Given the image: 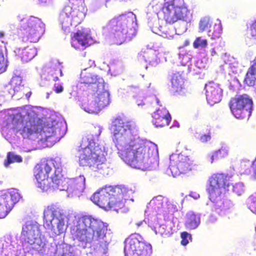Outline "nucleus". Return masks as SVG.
<instances>
[{"label": "nucleus", "instance_id": "obj_32", "mask_svg": "<svg viewBox=\"0 0 256 256\" xmlns=\"http://www.w3.org/2000/svg\"><path fill=\"white\" fill-rule=\"evenodd\" d=\"M240 167L246 174H249L251 172L250 167H252L254 173L256 176V158L252 162L250 160H243L240 163Z\"/></svg>", "mask_w": 256, "mask_h": 256}, {"label": "nucleus", "instance_id": "obj_18", "mask_svg": "<svg viewBox=\"0 0 256 256\" xmlns=\"http://www.w3.org/2000/svg\"><path fill=\"white\" fill-rule=\"evenodd\" d=\"M20 198V196L16 190L0 195V218H5Z\"/></svg>", "mask_w": 256, "mask_h": 256}, {"label": "nucleus", "instance_id": "obj_10", "mask_svg": "<svg viewBox=\"0 0 256 256\" xmlns=\"http://www.w3.org/2000/svg\"><path fill=\"white\" fill-rule=\"evenodd\" d=\"M65 214L60 207L52 204L47 206L44 212V226L56 234L64 232L66 230Z\"/></svg>", "mask_w": 256, "mask_h": 256}, {"label": "nucleus", "instance_id": "obj_31", "mask_svg": "<svg viewBox=\"0 0 256 256\" xmlns=\"http://www.w3.org/2000/svg\"><path fill=\"white\" fill-rule=\"evenodd\" d=\"M152 229L156 234H159L162 236H168L171 234L170 228L164 224H156L153 226Z\"/></svg>", "mask_w": 256, "mask_h": 256}, {"label": "nucleus", "instance_id": "obj_49", "mask_svg": "<svg viewBox=\"0 0 256 256\" xmlns=\"http://www.w3.org/2000/svg\"><path fill=\"white\" fill-rule=\"evenodd\" d=\"M255 231L256 232V226L255 227Z\"/></svg>", "mask_w": 256, "mask_h": 256}, {"label": "nucleus", "instance_id": "obj_7", "mask_svg": "<svg viewBox=\"0 0 256 256\" xmlns=\"http://www.w3.org/2000/svg\"><path fill=\"white\" fill-rule=\"evenodd\" d=\"M70 4L66 6L59 16L62 29L65 32L70 30V27L76 26L85 18L87 8L84 0H70Z\"/></svg>", "mask_w": 256, "mask_h": 256}, {"label": "nucleus", "instance_id": "obj_39", "mask_svg": "<svg viewBox=\"0 0 256 256\" xmlns=\"http://www.w3.org/2000/svg\"><path fill=\"white\" fill-rule=\"evenodd\" d=\"M232 192L238 196L242 195L244 192L243 184L240 182L236 183L232 186Z\"/></svg>", "mask_w": 256, "mask_h": 256}, {"label": "nucleus", "instance_id": "obj_5", "mask_svg": "<svg viewBox=\"0 0 256 256\" xmlns=\"http://www.w3.org/2000/svg\"><path fill=\"white\" fill-rule=\"evenodd\" d=\"M128 190L121 186H106L94 192L90 200L100 207L118 212L125 206Z\"/></svg>", "mask_w": 256, "mask_h": 256}, {"label": "nucleus", "instance_id": "obj_2", "mask_svg": "<svg viewBox=\"0 0 256 256\" xmlns=\"http://www.w3.org/2000/svg\"><path fill=\"white\" fill-rule=\"evenodd\" d=\"M108 225L90 216H83L79 218L76 224L70 227V233L74 240L80 242H96V245L104 252L108 249L109 242L106 233Z\"/></svg>", "mask_w": 256, "mask_h": 256}, {"label": "nucleus", "instance_id": "obj_22", "mask_svg": "<svg viewBox=\"0 0 256 256\" xmlns=\"http://www.w3.org/2000/svg\"><path fill=\"white\" fill-rule=\"evenodd\" d=\"M206 99L208 102L212 105L220 102L222 96V90L219 84L213 82L206 84L205 86Z\"/></svg>", "mask_w": 256, "mask_h": 256}, {"label": "nucleus", "instance_id": "obj_23", "mask_svg": "<svg viewBox=\"0 0 256 256\" xmlns=\"http://www.w3.org/2000/svg\"><path fill=\"white\" fill-rule=\"evenodd\" d=\"M152 122L156 127H164L168 126L172 116L168 110L164 108H158L152 114Z\"/></svg>", "mask_w": 256, "mask_h": 256}, {"label": "nucleus", "instance_id": "obj_24", "mask_svg": "<svg viewBox=\"0 0 256 256\" xmlns=\"http://www.w3.org/2000/svg\"><path fill=\"white\" fill-rule=\"evenodd\" d=\"M187 73L184 71L174 73L172 78V88L173 92L178 94H184L186 87L184 82L186 78Z\"/></svg>", "mask_w": 256, "mask_h": 256}, {"label": "nucleus", "instance_id": "obj_48", "mask_svg": "<svg viewBox=\"0 0 256 256\" xmlns=\"http://www.w3.org/2000/svg\"><path fill=\"white\" fill-rule=\"evenodd\" d=\"M190 196H192L194 197V198H197V196H192V194H190Z\"/></svg>", "mask_w": 256, "mask_h": 256}, {"label": "nucleus", "instance_id": "obj_47", "mask_svg": "<svg viewBox=\"0 0 256 256\" xmlns=\"http://www.w3.org/2000/svg\"><path fill=\"white\" fill-rule=\"evenodd\" d=\"M211 54H212V56L216 54V52L214 48H212L211 50Z\"/></svg>", "mask_w": 256, "mask_h": 256}, {"label": "nucleus", "instance_id": "obj_40", "mask_svg": "<svg viewBox=\"0 0 256 256\" xmlns=\"http://www.w3.org/2000/svg\"><path fill=\"white\" fill-rule=\"evenodd\" d=\"M180 237L182 238L180 243L182 246L187 245L189 242V240H192L191 234L186 232H182L180 234Z\"/></svg>", "mask_w": 256, "mask_h": 256}, {"label": "nucleus", "instance_id": "obj_29", "mask_svg": "<svg viewBox=\"0 0 256 256\" xmlns=\"http://www.w3.org/2000/svg\"><path fill=\"white\" fill-rule=\"evenodd\" d=\"M102 87H100V89L97 93L98 94L96 102H98L99 106L104 107L107 106L110 102L109 94L106 91L100 92Z\"/></svg>", "mask_w": 256, "mask_h": 256}, {"label": "nucleus", "instance_id": "obj_15", "mask_svg": "<svg viewBox=\"0 0 256 256\" xmlns=\"http://www.w3.org/2000/svg\"><path fill=\"white\" fill-rule=\"evenodd\" d=\"M252 100L246 94L236 96L231 98L229 106L232 112L238 118L250 116L252 108Z\"/></svg>", "mask_w": 256, "mask_h": 256}, {"label": "nucleus", "instance_id": "obj_12", "mask_svg": "<svg viewBox=\"0 0 256 256\" xmlns=\"http://www.w3.org/2000/svg\"><path fill=\"white\" fill-rule=\"evenodd\" d=\"M164 18L166 22L173 24L178 20H185L190 11L184 0H171L162 8Z\"/></svg>", "mask_w": 256, "mask_h": 256}, {"label": "nucleus", "instance_id": "obj_21", "mask_svg": "<svg viewBox=\"0 0 256 256\" xmlns=\"http://www.w3.org/2000/svg\"><path fill=\"white\" fill-rule=\"evenodd\" d=\"M54 172L50 178V189H59L60 190H64L67 179L64 177L60 161L56 159L54 162Z\"/></svg>", "mask_w": 256, "mask_h": 256}, {"label": "nucleus", "instance_id": "obj_16", "mask_svg": "<svg viewBox=\"0 0 256 256\" xmlns=\"http://www.w3.org/2000/svg\"><path fill=\"white\" fill-rule=\"evenodd\" d=\"M195 166L194 160L183 152L172 154L170 156L169 168L173 174H186L194 170Z\"/></svg>", "mask_w": 256, "mask_h": 256}, {"label": "nucleus", "instance_id": "obj_14", "mask_svg": "<svg viewBox=\"0 0 256 256\" xmlns=\"http://www.w3.org/2000/svg\"><path fill=\"white\" fill-rule=\"evenodd\" d=\"M56 159L44 158L36 164L34 168V176L38 186L43 190L50 189L49 176L54 166Z\"/></svg>", "mask_w": 256, "mask_h": 256}, {"label": "nucleus", "instance_id": "obj_3", "mask_svg": "<svg viewBox=\"0 0 256 256\" xmlns=\"http://www.w3.org/2000/svg\"><path fill=\"white\" fill-rule=\"evenodd\" d=\"M100 134V128H92L86 135L82 138L78 150L80 153V165L88 166L95 172L103 170L106 166L105 155L106 152L105 148L94 141Z\"/></svg>", "mask_w": 256, "mask_h": 256}, {"label": "nucleus", "instance_id": "obj_8", "mask_svg": "<svg viewBox=\"0 0 256 256\" xmlns=\"http://www.w3.org/2000/svg\"><path fill=\"white\" fill-rule=\"evenodd\" d=\"M22 248L26 252L34 250L40 254L46 251V241L40 238L38 226L36 224L26 223L23 226L21 234Z\"/></svg>", "mask_w": 256, "mask_h": 256}, {"label": "nucleus", "instance_id": "obj_37", "mask_svg": "<svg viewBox=\"0 0 256 256\" xmlns=\"http://www.w3.org/2000/svg\"><path fill=\"white\" fill-rule=\"evenodd\" d=\"M207 46V40L206 39L202 40L200 37L196 38L193 42V46L195 48H205Z\"/></svg>", "mask_w": 256, "mask_h": 256}, {"label": "nucleus", "instance_id": "obj_28", "mask_svg": "<svg viewBox=\"0 0 256 256\" xmlns=\"http://www.w3.org/2000/svg\"><path fill=\"white\" fill-rule=\"evenodd\" d=\"M222 26L220 22L212 25L211 28L208 30V35L211 38L215 40L219 38L222 34Z\"/></svg>", "mask_w": 256, "mask_h": 256}, {"label": "nucleus", "instance_id": "obj_11", "mask_svg": "<svg viewBox=\"0 0 256 256\" xmlns=\"http://www.w3.org/2000/svg\"><path fill=\"white\" fill-rule=\"evenodd\" d=\"M231 176L224 173H216L209 178L207 190L210 200L213 202L222 200V194L231 184Z\"/></svg>", "mask_w": 256, "mask_h": 256}, {"label": "nucleus", "instance_id": "obj_25", "mask_svg": "<svg viewBox=\"0 0 256 256\" xmlns=\"http://www.w3.org/2000/svg\"><path fill=\"white\" fill-rule=\"evenodd\" d=\"M85 188V178L83 176L67 180L64 190L71 192H80Z\"/></svg>", "mask_w": 256, "mask_h": 256}, {"label": "nucleus", "instance_id": "obj_9", "mask_svg": "<svg viewBox=\"0 0 256 256\" xmlns=\"http://www.w3.org/2000/svg\"><path fill=\"white\" fill-rule=\"evenodd\" d=\"M18 20L20 22V30L23 31L22 40L24 42H37L44 34L45 26L42 20L33 16L28 18L22 16H18Z\"/></svg>", "mask_w": 256, "mask_h": 256}, {"label": "nucleus", "instance_id": "obj_46", "mask_svg": "<svg viewBox=\"0 0 256 256\" xmlns=\"http://www.w3.org/2000/svg\"><path fill=\"white\" fill-rule=\"evenodd\" d=\"M51 0H38V4H46L50 3Z\"/></svg>", "mask_w": 256, "mask_h": 256}, {"label": "nucleus", "instance_id": "obj_35", "mask_svg": "<svg viewBox=\"0 0 256 256\" xmlns=\"http://www.w3.org/2000/svg\"><path fill=\"white\" fill-rule=\"evenodd\" d=\"M214 24L210 18H204L200 20L199 28L201 31L208 30L211 28L212 25Z\"/></svg>", "mask_w": 256, "mask_h": 256}, {"label": "nucleus", "instance_id": "obj_19", "mask_svg": "<svg viewBox=\"0 0 256 256\" xmlns=\"http://www.w3.org/2000/svg\"><path fill=\"white\" fill-rule=\"evenodd\" d=\"M80 82L87 84V89L92 93H98L103 87V80L100 77L94 74L90 70L85 69L80 74Z\"/></svg>", "mask_w": 256, "mask_h": 256}, {"label": "nucleus", "instance_id": "obj_34", "mask_svg": "<svg viewBox=\"0 0 256 256\" xmlns=\"http://www.w3.org/2000/svg\"><path fill=\"white\" fill-rule=\"evenodd\" d=\"M7 66V60L4 57V48L0 45V74L6 70Z\"/></svg>", "mask_w": 256, "mask_h": 256}, {"label": "nucleus", "instance_id": "obj_36", "mask_svg": "<svg viewBox=\"0 0 256 256\" xmlns=\"http://www.w3.org/2000/svg\"><path fill=\"white\" fill-rule=\"evenodd\" d=\"M50 76L52 78V80L54 82L58 80V76H63L62 68L59 64L56 68L52 69Z\"/></svg>", "mask_w": 256, "mask_h": 256}, {"label": "nucleus", "instance_id": "obj_33", "mask_svg": "<svg viewBox=\"0 0 256 256\" xmlns=\"http://www.w3.org/2000/svg\"><path fill=\"white\" fill-rule=\"evenodd\" d=\"M22 160L20 156L9 152L7 154V161L4 162V164L7 166L10 163L20 162H22Z\"/></svg>", "mask_w": 256, "mask_h": 256}, {"label": "nucleus", "instance_id": "obj_6", "mask_svg": "<svg viewBox=\"0 0 256 256\" xmlns=\"http://www.w3.org/2000/svg\"><path fill=\"white\" fill-rule=\"evenodd\" d=\"M136 21V16L132 12L122 14L110 20L108 26L114 43L120 44L130 40L136 34L135 29L132 28Z\"/></svg>", "mask_w": 256, "mask_h": 256}, {"label": "nucleus", "instance_id": "obj_30", "mask_svg": "<svg viewBox=\"0 0 256 256\" xmlns=\"http://www.w3.org/2000/svg\"><path fill=\"white\" fill-rule=\"evenodd\" d=\"M228 155V150L226 148L222 147L218 150H215L210 156V163H213L216 160L222 159Z\"/></svg>", "mask_w": 256, "mask_h": 256}, {"label": "nucleus", "instance_id": "obj_1", "mask_svg": "<svg viewBox=\"0 0 256 256\" xmlns=\"http://www.w3.org/2000/svg\"><path fill=\"white\" fill-rule=\"evenodd\" d=\"M133 124L120 117L114 119L111 129L114 140L116 144L118 155L128 165L136 168L146 169L154 163L158 154L157 146L154 144L135 140L119 145V140H126L127 136L132 134Z\"/></svg>", "mask_w": 256, "mask_h": 256}, {"label": "nucleus", "instance_id": "obj_4", "mask_svg": "<svg viewBox=\"0 0 256 256\" xmlns=\"http://www.w3.org/2000/svg\"><path fill=\"white\" fill-rule=\"evenodd\" d=\"M20 114V116L24 118L28 117L24 126L20 130V134L24 138L36 133H42L46 139L50 137H54L57 139L64 134L58 125L51 126H44L42 120L38 118L37 114L32 107L25 106L22 108Z\"/></svg>", "mask_w": 256, "mask_h": 256}, {"label": "nucleus", "instance_id": "obj_27", "mask_svg": "<svg viewBox=\"0 0 256 256\" xmlns=\"http://www.w3.org/2000/svg\"><path fill=\"white\" fill-rule=\"evenodd\" d=\"M18 54L23 62H28L32 60L37 54L36 48L34 47L24 48L20 54V49L17 50Z\"/></svg>", "mask_w": 256, "mask_h": 256}, {"label": "nucleus", "instance_id": "obj_20", "mask_svg": "<svg viewBox=\"0 0 256 256\" xmlns=\"http://www.w3.org/2000/svg\"><path fill=\"white\" fill-rule=\"evenodd\" d=\"M90 30L88 28H82L71 36V44L76 49L80 46L86 48L90 45L92 40Z\"/></svg>", "mask_w": 256, "mask_h": 256}, {"label": "nucleus", "instance_id": "obj_43", "mask_svg": "<svg viewBox=\"0 0 256 256\" xmlns=\"http://www.w3.org/2000/svg\"><path fill=\"white\" fill-rule=\"evenodd\" d=\"M200 140L202 142H206L209 141L211 139V134L208 131V132L206 134H202L199 138Z\"/></svg>", "mask_w": 256, "mask_h": 256}, {"label": "nucleus", "instance_id": "obj_45", "mask_svg": "<svg viewBox=\"0 0 256 256\" xmlns=\"http://www.w3.org/2000/svg\"><path fill=\"white\" fill-rule=\"evenodd\" d=\"M54 256H74L70 252L67 251L66 252H63L62 254H59L58 256H56V253Z\"/></svg>", "mask_w": 256, "mask_h": 256}, {"label": "nucleus", "instance_id": "obj_13", "mask_svg": "<svg viewBox=\"0 0 256 256\" xmlns=\"http://www.w3.org/2000/svg\"><path fill=\"white\" fill-rule=\"evenodd\" d=\"M124 251L126 256H149L152 252V247L140 234L134 233L125 240Z\"/></svg>", "mask_w": 256, "mask_h": 256}, {"label": "nucleus", "instance_id": "obj_17", "mask_svg": "<svg viewBox=\"0 0 256 256\" xmlns=\"http://www.w3.org/2000/svg\"><path fill=\"white\" fill-rule=\"evenodd\" d=\"M4 91L18 100L22 98L24 95L28 100L32 94L31 90L24 86L22 78L18 75H14L12 77L10 82L4 86Z\"/></svg>", "mask_w": 256, "mask_h": 256}, {"label": "nucleus", "instance_id": "obj_38", "mask_svg": "<svg viewBox=\"0 0 256 256\" xmlns=\"http://www.w3.org/2000/svg\"><path fill=\"white\" fill-rule=\"evenodd\" d=\"M248 204L250 210L256 214V192L249 196Z\"/></svg>", "mask_w": 256, "mask_h": 256}, {"label": "nucleus", "instance_id": "obj_41", "mask_svg": "<svg viewBox=\"0 0 256 256\" xmlns=\"http://www.w3.org/2000/svg\"><path fill=\"white\" fill-rule=\"evenodd\" d=\"M142 56L144 60L149 64L152 62L155 58L154 54L152 51L144 52Z\"/></svg>", "mask_w": 256, "mask_h": 256}, {"label": "nucleus", "instance_id": "obj_42", "mask_svg": "<svg viewBox=\"0 0 256 256\" xmlns=\"http://www.w3.org/2000/svg\"><path fill=\"white\" fill-rule=\"evenodd\" d=\"M249 31L252 37L256 40V19L250 24Z\"/></svg>", "mask_w": 256, "mask_h": 256}, {"label": "nucleus", "instance_id": "obj_26", "mask_svg": "<svg viewBox=\"0 0 256 256\" xmlns=\"http://www.w3.org/2000/svg\"><path fill=\"white\" fill-rule=\"evenodd\" d=\"M200 218L193 212H190L186 214L185 226L186 228L193 230L197 228L200 224Z\"/></svg>", "mask_w": 256, "mask_h": 256}, {"label": "nucleus", "instance_id": "obj_44", "mask_svg": "<svg viewBox=\"0 0 256 256\" xmlns=\"http://www.w3.org/2000/svg\"><path fill=\"white\" fill-rule=\"evenodd\" d=\"M53 90L56 94L61 93L64 90V87L60 84H55Z\"/></svg>", "mask_w": 256, "mask_h": 256}]
</instances>
